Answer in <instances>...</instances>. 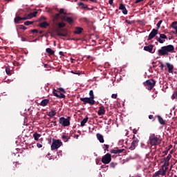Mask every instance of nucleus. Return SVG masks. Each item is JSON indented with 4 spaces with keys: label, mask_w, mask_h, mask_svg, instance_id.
I'll return each mask as SVG.
<instances>
[{
    "label": "nucleus",
    "mask_w": 177,
    "mask_h": 177,
    "mask_svg": "<svg viewBox=\"0 0 177 177\" xmlns=\"http://www.w3.org/2000/svg\"><path fill=\"white\" fill-rule=\"evenodd\" d=\"M168 150L167 151H163V153L165 154V155H167L168 154Z\"/></svg>",
    "instance_id": "69168bd1"
},
{
    "label": "nucleus",
    "mask_w": 177,
    "mask_h": 177,
    "mask_svg": "<svg viewBox=\"0 0 177 177\" xmlns=\"http://www.w3.org/2000/svg\"><path fill=\"white\" fill-rule=\"evenodd\" d=\"M6 72L7 73L8 75H11V71L9 67H6Z\"/></svg>",
    "instance_id": "4c0bfd02"
},
{
    "label": "nucleus",
    "mask_w": 177,
    "mask_h": 177,
    "mask_svg": "<svg viewBox=\"0 0 177 177\" xmlns=\"http://www.w3.org/2000/svg\"><path fill=\"white\" fill-rule=\"evenodd\" d=\"M32 17V12L29 13L26 17H24V18H26V20L31 19Z\"/></svg>",
    "instance_id": "473e14b6"
},
{
    "label": "nucleus",
    "mask_w": 177,
    "mask_h": 177,
    "mask_svg": "<svg viewBox=\"0 0 177 177\" xmlns=\"http://www.w3.org/2000/svg\"><path fill=\"white\" fill-rule=\"evenodd\" d=\"M162 22V20H160V21L158 22V24H157V25H156L158 30V29L160 28Z\"/></svg>",
    "instance_id": "c03bdc74"
},
{
    "label": "nucleus",
    "mask_w": 177,
    "mask_h": 177,
    "mask_svg": "<svg viewBox=\"0 0 177 177\" xmlns=\"http://www.w3.org/2000/svg\"><path fill=\"white\" fill-rule=\"evenodd\" d=\"M82 32H83V28H80V27L75 28V29L74 30V33L77 34V35H80V34L82 33Z\"/></svg>",
    "instance_id": "4be33fe9"
},
{
    "label": "nucleus",
    "mask_w": 177,
    "mask_h": 177,
    "mask_svg": "<svg viewBox=\"0 0 177 177\" xmlns=\"http://www.w3.org/2000/svg\"><path fill=\"white\" fill-rule=\"evenodd\" d=\"M175 47L173 45L164 46L158 50V53L160 56H166L168 55L169 53H173Z\"/></svg>",
    "instance_id": "f257e3e1"
},
{
    "label": "nucleus",
    "mask_w": 177,
    "mask_h": 177,
    "mask_svg": "<svg viewBox=\"0 0 177 177\" xmlns=\"http://www.w3.org/2000/svg\"><path fill=\"white\" fill-rule=\"evenodd\" d=\"M133 142H131V146L129 147V150H135L137 147V146L138 145V142H140V140L136 138V136L134 135L133 137Z\"/></svg>",
    "instance_id": "0eeeda50"
},
{
    "label": "nucleus",
    "mask_w": 177,
    "mask_h": 177,
    "mask_svg": "<svg viewBox=\"0 0 177 177\" xmlns=\"http://www.w3.org/2000/svg\"><path fill=\"white\" fill-rule=\"evenodd\" d=\"M149 120H155L154 118H153V115H149Z\"/></svg>",
    "instance_id": "5fc2aeb1"
},
{
    "label": "nucleus",
    "mask_w": 177,
    "mask_h": 177,
    "mask_svg": "<svg viewBox=\"0 0 177 177\" xmlns=\"http://www.w3.org/2000/svg\"><path fill=\"white\" fill-rule=\"evenodd\" d=\"M90 97H80V101H82L84 104H90L91 106H93L95 104V95L93 90H91L89 92Z\"/></svg>",
    "instance_id": "7ed1b4c3"
},
{
    "label": "nucleus",
    "mask_w": 177,
    "mask_h": 177,
    "mask_svg": "<svg viewBox=\"0 0 177 177\" xmlns=\"http://www.w3.org/2000/svg\"><path fill=\"white\" fill-rule=\"evenodd\" d=\"M31 14H32V16L33 17H35L37 16V15L38 14V12L37 11H35L33 12H31Z\"/></svg>",
    "instance_id": "8fccbe9b"
},
{
    "label": "nucleus",
    "mask_w": 177,
    "mask_h": 177,
    "mask_svg": "<svg viewBox=\"0 0 177 177\" xmlns=\"http://www.w3.org/2000/svg\"><path fill=\"white\" fill-rule=\"evenodd\" d=\"M171 98H172L173 100L177 98V90L174 93V94H173L172 96H171Z\"/></svg>",
    "instance_id": "37998d69"
},
{
    "label": "nucleus",
    "mask_w": 177,
    "mask_h": 177,
    "mask_svg": "<svg viewBox=\"0 0 177 177\" xmlns=\"http://www.w3.org/2000/svg\"><path fill=\"white\" fill-rule=\"evenodd\" d=\"M169 166V162L165 160V162H164V165H162L163 168L165 167H168Z\"/></svg>",
    "instance_id": "a19ab883"
},
{
    "label": "nucleus",
    "mask_w": 177,
    "mask_h": 177,
    "mask_svg": "<svg viewBox=\"0 0 177 177\" xmlns=\"http://www.w3.org/2000/svg\"><path fill=\"white\" fill-rule=\"evenodd\" d=\"M19 28L22 30H26L27 28L24 25H19Z\"/></svg>",
    "instance_id": "a18cd8bd"
},
{
    "label": "nucleus",
    "mask_w": 177,
    "mask_h": 177,
    "mask_svg": "<svg viewBox=\"0 0 177 177\" xmlns=\"http://www.w3.org/2000/svg\"><path fill=\"white\" fill-rule=\"evenodd\" d=\"M60 18L62 21H66L69 25H73V23L74 22V19L71 17L61 16Z\"/></svg>",
    "instance_id": "9d476101"
},
{
    "label": "nucleus",
    "mask_w": 177,
    "mask_h": 177,
    "mask_svg": "<svg viewBox=\"0 0 177 177\" xmlns=\"http://www.w3.org/2000/svg\"><path fill=\"white\" fill-rule=\"evenodd\" d=\"M78 5H79L80 6H82V8L83 9H88V5L84 4L83 2H79V3H78Z\"/></svg>",
    "instance_id": "2f4dec72"
},
{
    "label": "nucleus",
    "mask_w": 177,
    "mask_h": 177,
    "mask_svg": "<svg viewBox=\"0 0 177 177\" xmlns=\"http://www.w3.org/2000/svg\"><path fill=\"white\" fill-rule=\"evenodd\" d=\"M59 13L61 15H67V12H64V8H60V10L59 11Z\"/></svg>",
    "instance_id": "c9c22d12"
},
{
    "label": "nucleus",
    "mask_w": 177,
    "mask_h": 177,
    "mask_svg": "<svg viewBox=\"0 0 177 177\" xmlns=\"http://www.w3.org/2000/svg\"><path fill=\"white\" fill-rule=\"evenodd\" d=\"M154 48L153 45H149L144 46V50L149 52V53H154L155 50L153 51Z\"/></svg>",
    "instance_id": "4468645a"
},
{
    "label": "nucleus",
    "mask_w": 177,
    "mask_h": 177,
    "mask_svg": "<svg viewBox=\"0 0 177 177\" xmlns=\"http://www.w3.org/2000/svg\"><path fill=\"white\" fill-rule=\"evenodd\" d=\"M171 152H170V153L168 154L167 157L165 158V160L167 162H169V160H171Z\"/></svg>",
    "instance_id": "ea45409f"
},
{
    "label": "nucleus",
    "mask_w": 177,
    "mask_h": 177,
    "mask_svg": "<svg viewBox=\"0 0 177 177\" xmlns=\"http://www.w3.org/2000/svg\"><path fill=\"white\" fill-rule=\"evenodd\" d=\"M160 67L161 68L162 71H164V64L162 63L160 64Z\"/></svg>",
    "instance_id": "6e6d98bb"
},
{
    "label": "nucleus",
    "mask_w": 177,
    "mask_h": 177,
    "mask_svg": "<svg viewBox=\"0 0 177 177\" xmlns=\"http://www.w3.org/2000/svg\"><path fill=\"white\" fill-rule=\"evenodd\" d=\"M104 147L105 148V149H104V151H109V145H104Z\"/></svg>",
    "instance_id": "09e8293b"
},
{
    "label": "nucleus",
    "mask_w": 177,
    "mask_h": 177,
    "mask_svg": "<svg viewBox=\"0 0 177 177\" xmlns=\"http://www.w3.org/2000/svg\"><path fill=\"white\" fill-rule=\"evenodd\" d=\"M158 120L159 123L161 124V125H165L166 124L165 120H163V118H161L160 116H158Z\"/></svg>",
    "instance_id": "393cba45"
},
{
    "label": "nucleus",
    "mask_w": 177,
    "mask_h": 177,
    "mask_svg": "<svg viewBox=\"0 0 177 177\" xmlns=\"http://www.w3.org/2000/svg\"><path fill=\"white\" fill-rule=\"evenodd\" d=\"M125 22L129 24V25H132V24H135V20H129V19H126Z\"/></svg>",
    "instance_id": "f704fd0d"
},
{
    "label": "nucleus",
    "mask_w": 177,
    "mask_h": 177,
    "mask_svg": "<svg viewBox=\"0 0 177 177\" xmlns=\"http://www.w3.org/2000/svg\"><path fill=\"white\" fill-rule=\"evenodd\" d=\"M117 165V163H115V162H111L110 163V167H112V168H115Z\"/></svg>",
    "instance_id": "49530a36"
},
{
    "label": "nucleus",
    "mask_w": 177,
    "mask_h": 177,
    "mask_svg": "<svg viewBox=\"0 0 177 177\" xmlns=\"http://www.w3.org/2000/svg\"><path fill=\"white\" fill-rule=\"evenodd\" d=\"M59 17H60V14L59 13H56L55 15L54 16V19L55 20H59Z\"/></svg>",
    "instance_id": "79ce46f5"
},
{
    "label": "nucleus",
    "mask_w": 177,
    "mask_h": 177,
    "mask_svg": "<svg viewBox=\"0 0 177 177\" xmlns=\"http://www.w3.org/2000/svg\"><path fill=\"white\" fill-rule=\"evenodd\" d=\"M53 94L57 98L63 99L66 97V95H64L63 93L55 89L53 90Z\"/></svg>",
    "instance_id": "ddd939ff"
},
{
    "label": "nucleus",
    "mask_w": 177,
    "mask_h": 177,
    "mask_svg": "<svg viewBox=\"0 0 177 177\" xmlns=\"http://www.w3.org/2000/svg\"><path fill=\"white\" fill-rule=\"evenodd\" d=\"M170 26H171V28H173L174 29H175V30H176L175 34L177 35V21L173 22V23L170 25Z\"/></svg>",
    "instance_id": "bb28decb"
},
{
    "label": "nucleus",
    "mask_w": 177,
    "mask_h": 177,
    "mask_svg": "<svg viewBox=\"0 0 177 177\" xmlns=\"http://www.w3.org/2000/svg\"><path fill=\"white\" fill-rule=\"evenodd\" d=\"M105 113H106L105 108L103 106H100V109L97 112V115H100V116L103 115L105 114Z\"/></svg>",
    "instance_id": "a211bd4d"
},
{
    "label": "nucleus",
    "mask_w": 177,
    "mask_h": 177,
    "mask_svg": "<svg viewBox=\"0 0 177 177\" xmlns=\"http://www.w3.org/2000/svg\"><path fill=\"white\" fill-rule=\"evenodd\" d=\"M41 20H46V18L45 17H41Z\"/></svg>",
    "instance_id": "338daca9"
},
{
    "label": "nucleus",
    "mask_w": 177,
    "mask_h": 177,
    "mask_svg": "<svg viewBox=\"0 0 177 177\" xmlns=\"http://www.w3.org/2000/svg\"><path fill=\"white\" fill-rule=\"evenodd\" d=\"M49 26H50L49 23L46 22V21H44V22H43V23H40V24H39V26L40 28H47V27Z\"/></svg>",
    "instance_id": "5701e85b"
},
{
    "label": "nucleus",
    "mask_w": 177,
    "mask_h": 177,
    "mask_svg": "<svg viewBox=\"0 0 177 177\" xmlns=\"http://www.w3.org/2000/svg\"><path fill=\"white\" fill-rule=\"evenodd\" d=\"M62 31L63 32H60V31L57 30V35L58 37H66L68 35L66 29H62Z\"/></svg>",
    "instance_id": "2eb2a0df"
},
{
    "label": "nucleus",
    "mask_w": 177,
    "mask_h": 177,
    "mask_svg": "<svg viewBox=\"0 0 177 177\" xmlns=\"http://www.w3.org/2000/svg\"><path fill=\"white\" fill-rule=\"evenodd\" d=\"M62 139L64 140V142H68V140L71 139V137L68 136L63 135L62 136Z\"/></svg>",
    "instance_id": "a878e982"
},
{
    "label": "nucleus",
    "mask_w": 177,
    "mask_h": 177,
    "mask_svg": "<svg viewBox=\"0 0 177 177\" xmlns=\"http://www.w3.org/2000/svg\"><path fill=\"white\" fill-rule=\"evenodd\" d=\"M96 136H97V138L98 139V140L100 143H104V137L102 134L97 133Z\"/></svg>",
    "instance_id": "412c9836"
},
{
    "label": "nucleus",
    "mask_w": 177,
    "mask_h": 177,
    "mask_svg": "<svg viewBox=\"0 0 177 177\" xmlns=\"http://www.w3.org/2000/svg\"><path fill=\"white\" fill-rule=\"evenodd\" d=\"M124 151V149H112L110 151V153L113 154H120L123 153Z\"/></svg>",
    "instance_id": "aec40b11"
},
{
    "label": "nucleus",
    "mask_w": 177,
    "mask_h": 177,
    "mask_svg": "<svg viewBox=\"0 0 177 177\" xmlns=\"http://www.w3.org/2000/svg\"><path fill=\"white\" fill-rule=\"evenodd\" d=\"M33 24H34V21H28L24 22L25 26H30V25H33Z\"/></svg>",
    "instance_id": "e433bc0d"
},
{
    "label": "nucleus",
    "mask_w": 177,
    "mask_h": 177,
    "mask_svg": "<svg viewBox=\"0 0 177 177\" xmlns=\"http://www.w3.org/2000/svg\"><path fill=\"white\" fill-rule=\"evenodd\" d=\"M46 53L49 54V55H53L55 54V51L52 50L51 48H46Z\"/></svg>",
    "instance_id": "b1692460"
},
{
    "label": "nucleus",
    "mask_w": 177,
    "mask_h": 177,
    "mask_svg": "<svg viewBox=\"0 0 177 177\" xmlns=\"http://www.w3.org/2000/svg\"><path fill=\"white\" fill-rule=\"evenodd\" d=\"M63 142L60 140H53L52 145L50 146L51 150H56L61 147Z\"/></svg>",
    "instance_id": "423d86ee"
},
{
    "label": "nucleus",
    "mask_w": 177,
    "mask_h": 177,
    "mask_svg": "<svg viewBox=\"0 0 177 177\" xmlns=\"http://www.w3.org/2000/svg\"><path fill=\"white\" fill-rule=\"evenodd\" d=\"M88 118L86 117L84 119H83L80 122L81 127H84L85 124L88 122Z\"/></svg>",
    "instance_id": "c85d7f7f"
},
{
    "label": "nucleus",
    "mask_w": 177,
    "mask_h": 177,
    "mask_svg": "<svg viewBox=\"0 0 177 177\" xmlns=\"http://www.w3.org/2000/svg\"><path fill=\"white\" fill-rule=\"evenodd\" d=\"M61 56H64V54L62 51H60L59 53Z\"/></svg>",
    "instance_id": "0e129e2a"
},
{
    "label": "nucleus",
    "mask_w": 177,
    "mask_h": 177,
    "mask_svg": "<svg viewBox=\"0 0 177 177\" xmlns=\"http://www.w3.org/2000/svg\"><path fill=\"white\" fill-rule=\"evenodd\" d=\"M26 18H24V17H19V16H17V17L14 19V22H15V24H19V21H26Z\"/></svg>",
    "instance_id": "6ab92c4d"
},
{
    "label": "nucleus",
    "mask_w": 177,
    "mask_h": 177,
    "mask_svg": "<svg viewBox=\"0 0 177 177\" xmlns=\"http://www.w3.org/2000/svg\"><path fill=\"white\" fill-rule=\"evenodd\" d=\"M27 39H26V37H21V41H26Z\"/></svg>",
    "instance_id": "680f3d73"
},
{
    "label": "nucleus",
    "mask_w": 177,
    "mask_h": 177,
    "mask_svg": "<svg viewBox=\"0 0 177 177\" xmlns=\"http://www.w3.org/2000/svg\"><path fill=\"white\" fill-rule=\"evenodd\" d=\"M144 0H136L134 3L137 4V3H142L143 2Z\"/></svg>",
    "instance_id": "603ef678"
},
{
    "label": "nucleus",
    "mask_w": 177,
    "mask_h": 177,
    "mask_svg": "<svg viewBox=\"0 0 177 177\" xmlns=\"http://www.w3.org/2000/svg\"><path fill=\"white\" fill-rule=\"evenodd\" d=\"M32 17V12L29 13L26 17H24V18H26V20L31 19Z\"/></svg>",
    "instance_id": "72a5a7b5"
},
{
    "label": "nucleus",
    "mask_w": 177,
    "mask_h": 177,
    "mask_svg": "<svg viewBox=\"0 0 177 177\" xmlns=\"http://www.w3.org/2000/svg\"><path fill=\"white\" fill-rule=\"evenodd\" d=\"M156 84V81L153 79L148 80L145 82H144V85L146 87L147 89L151 91Z\"/></svg>",
    "instance_id": "20e7f679"
},
{
    "label": "nucleus",
    "mask_w": 177,
    "mask_h": 177,
    "mask_svg": "<svg viewBox=\"0 0 177 177\" xmlns=\"http://www.w3.org/2000/svg\"><path fill=\"white\" fill-rule=\"evenodd\" d=\"M41 135L39 134L37 132L33 134V138H35V140H39V138H41Z\"/></svg>",
    "instance_id": "c756f323"
},
{
    "label": "nucleus",
    "mask_w": 177,
    "mask_h": 177,
    "mask_svg": "<svg viewBox=\"0 0 177 177\" xmlns=\"http://www.w3.org/2000/svg\"><path fill=\"white\" fill-rule=\"evenodd\" d=\"M168 168L169 167L164 168V167H162V169H159L153 174V177H158L160 175L165 176V175H166L167 171L168 170Z\"/></svg>",
    "instance_id": "6e6552de"
},
{
    "label": "nucleus",
    "mask_w": 177,
    "mask_h": 177,
    "mask_svg": "<svg viewBox=\"0 0 177 177\" xmlns=\"http://www.w3.org/2000/svg\"><path fill=\"white\" fill-rule=\"evenodd\" d=\"M119 10H122V13L124 15H127L128 14V11L127 10V8L124 4H120L119 6Z\"/></svg>",
    "instance_id": "dca6fc26"
},
{
    "label": "nucleus",
    "mask_w": 177,
    "mask_h": 177,
    "mask_svg": "<svg viewBox=\"0 0 177 177\" xmlns=\"http://www.w3.org/2000/svg\"><path fill=\"white\" fill-rule=\"evenodd\" d=\"M158 34V30L153 28L151 30V32L149 33L147 40L149 41V40L153 39L154 37H156L157 36Z\"/></svg>",
    "instance_id": "9b49d317"
},
{
    "label": "nucleus",
    "mask_w": 177,
    "mask_h": 177,
    "mask_svg": "<svg viewBox=\"0 0 177 177\" xmlns=\"http://www.w3.org/2000/svg\"><path fill=\"white\" fill-rule=\"evenodd\" d=\"M154 3V1H150L148 3V5L151 6Z\"/></svg>",
    "instance_id": "4d7b16f0"
},
{
    "label": "nucleus",
    "mask_w": 177,
    "mask_h": 177,
    "mask_svg": "<svg viewBox=\"0 0 177 177\" xmlns=\"http://www.w3.org/2000/svg\"><path fill=\"white\" fill-rule=\"evenodd\" d=\"M52 123L53 124V126H55V127H56L57 125L56 121L52 122Z\"/></svg>",
    "instance_id": "e2e57ef3"
},
{
    "label": "nucleus",
    "mask_w": 177,
    "mask_h": 177,
    "mask_svg": "<svg viewBox=\"0 0 177 177\" xmlns=\"http://www.w3.org/2000/svg\"><path fill=\"white\" fill-rule=\"evenodd\" d=\"M166 66L167 67V71L169 73H173V70L174 68V66L173 64H171L170 63L167 62L166 63Z\"/></svg>",
    "instance_id": "f3484780"
},
{
    "label": "nucleus",
    "mask_w": 177,
    "mask_h": 177,
    "mask_svg": "<svg viewBox=\"0 0 177 177\" xmlns=\"http://www.w3.org/2000/svg\"><path fill=\"white\" fill-rule=\"evenodd\" d=\"M161 144V139L160 136L153 133L149 136V145L154 147V149H157V146Z\"/></svg>",
    "instance_id": "f03ea898"
},
{
    "label": "nucleus",
    "mask_w": 177,
    "mask_h": 177,
    "mask_svg": "<svg viewBox=\"0 0 177 177\" xmlns=\"http://www.w3.org/2000/svg\"><path fill=\"white\" fill-rule=\"evenodd\" d=\"M49 104V100H44L40 102V106H45Z\"/></svg>",
    "instance_id": "cd10ccee"
},
{
    "label": "nucleus",
    "mask_w": 177,
    "mask_h": 177,
    "mask_svg": "<svg viewBox=\"0 0 177 177\" xmlns=\"http://www.w3.org/2000/svg\"><path fill=\"white\" fill-rule=\"evenodd\" d=\"M30 32H32L33 33H38L39 30L37 29H33V30H31Z\"/></svg>",
    "instance_id": "3c124183"
},
{
    "label": "nucleus",
    "mask_w": 177,
    "mask_h": 177,
    "mask_svg": "<svg viewBox=\"0 0 177 177\" xmlns=\"http://www.w3.org/2000/svg\"><path fill=\"white\" fill-rule=\"evenodd\" d=\"M66 26V24H64V23H59L58 24V27L59 28H64Z\"/></svg>",
    "instance_id": "58836bf2"
},
{
    "label": "nucleus",
    "mask_w": 177,
    "mask_h": 177,
    "mask_svg": "<svg viewBox=\"0 0 177 177\" xmlns=\"http://www.w3.org/2000/svg\"><path fill=\"white\" fill-rule=\"evenodd\" d=\"M112 160L111 155L110 153H106L102 158V162L104 165H108Z\"/></svg>",
    "instance_id": "1a4fd4ad"
},
{
    "label": "nucleus",
    "mask_w": 177,
    "mask_h": 177,
    "mask_svg": "<svg viewBox=\"0 0 177 177\" xmlns=\"http://www.w3.org/2000/svg\"><path fill=\"white\" fill-rule=\"evenodd\" d=\"M117 94H113L112 95H111V97L113 98V99H117Z\"/></svg>",
    "instance_id": "864d4df0"
},
{
    "label": "nucleus",
    "mask_w": 177,
    "mask_h": 177,
    "mask_svg": "<svg viewBox=\"0 0 177 177\" xmlns=\"http://www.w3.org/2000/svg\"><path fill=\"white\" fill-rule=\"evenodd\" d=\"M37 147L39 148V149H40V148H42V147H43L42 145H41V144H37Z\"/></svg>",
    "instance_id": "bf43d9fd"
},
{
    "label": "nucleus",
    "mask_w": 177,
    "mask_h": 177,
    "mask_svg": "<svg viewBox=\"0 0 177 177\" xmlns=\"http://www.w3.org/2000/svg\"><path fill=\"white\" fill-rule=\"evenodd\" d=\"M133 133L134 134H137L138 130H137L136 129H134L133 131Z\"/></svg>",
    "instance_id": "13d9d810"
},
{
    "label": "nucleus",
    "mask_w": 177,
    "mask_h": 177,
    "mask_svg": "<svg viewBox=\"0 0 177 177\" xmlns=\"http://www.w3.org/2000/svg\"><path fill=\"white\" fill-rule=\"evenodd\" d=\"M48 115L50 118H53L55 115H56V112L55 111H51L48 113Z\"/></svg>",
    "instance_id": "7c9ffc66"
},
{
    "label": "nucleus",
    "mask_w": 177,
    "mask_h": 177,
    "mask_svg": "<svg viewBox=\"0 0 177 177\" xmlns=\"http://www.w3.org/2000/svg\"><path fill=\"white\" fill-rule=\"evenodd\" d=\"M75 138L76 139H78V138H79V135H75Z\"/></svg>",
    "instance_id": "774afa93"
},
{
    "label": "nucleus",
    "mask_w": 177,
    "mask_h": 177,
    "mask_svg": "<svg viewBox=\"0 0 177 177\" xmlns=\"http://www.w3.org/2000/svg\"><path fill=\"white\" fill-rule=\"evenodd\" d=\"M71 117H67L66 118L62 117L59 120V123L63 127H69L71 125Z\"/></svg>",
    "instance_id": "39448f33"
},
{
    "label": "nucleus",
    "mask_w": 177,
    "mask_h": 177,
    "mask_svg": "<svg viewBox=\"0 0 177 177\" xmlns=\"http://www.w3.org/2000/svg\"><path fill=\"white\" fill-rule=\"evenodd\" d=\"M109 3L111 6H112L113 3V0H109Z\"/></svg>",
    "instance_id": "052dcab7"
},
{
    "label": "nucleus",
    "mask_w": 177,
    "mask_h": 177,
    "mask_svg": "<svg viewBox=\"0 0 177 177\" xmlns=\"http://www.w3.org/2000/svg\"><path fill=\"white\" fill-rule=\"evenodd\" d=\"M166 39H168V37L165 34H160V37L157 38V41L160 44H164Z\"/></svg>",
    "instance_id": "f8f14e48"
},
{
    "label": "nucleus",
    "mask_w": 177,
    "mask_h": 177,
    "mask_svg": "<svg viewBox=\"0 0 177 177\" xmlns=\"http://www.w3.org/2000/svg\"><path fill=\"white\" fill-rule=\"evenodd\" d=\"M58 90H59V91L60 93H66V91H65L64 88H62V87H59V88H58Z\"/></svg>",
    "instance_id": "de8ad7c7"
}]
</instances>
